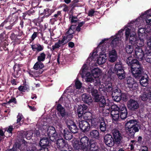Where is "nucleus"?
<instances>
[{"label": "nucleus", "instance_id": "53", "mask_svg": "<svg viewBox=\"0 0 151 151\" xmlns=\"http://www.w3.org/2000/svg\"><path fill=\"white\" fill-rule=\"evenodd\" d=\"M91 126L94 127H96L98 124V122L97 121L96 119H91Z\"/></svg>", "mask_w": 151, "mask_h": 151}, {"label": "nucleus", "instance_id": "16", "mask_svg": "<svg viewBox=\"0 0 151 151\" xmlns=\"http://www.w3.org/2000/svg\"><path fill=\"white\" fill-rule=\"evenodd\" d=\"M144 55L143 51L141 47H136L135 53L134 54V57L141 60L143 59Z\"/></svg>", "mask_w": 151, "mask_h": 151}, {"label": "nucleus", "instance_id": "7", "mask_svg": "<svg viewBox=\"0 0 151 151\" xmlns=\"http://www.w3.org/2000/svg\"><path fill=\"white\" fill-rule=\"evenodd\" d=\"M99 102V105L100 106L99 111L101 112H102L103 114H109L110 112V107L106 109L105 106L106 105V100L103 96L99 97L98 98Z\"/></svg>", "mask_w": 151, "mask_h": 151}, {"label": "nucleus", "instance_id": "6", "mask_svg": "<svg viewBox=\"0 0 151 151\" xmlns=\"http://www.w3.org/2000/svg\"><path fill=\"white\" fill-rule=\"evenodd\" d=\"M137 121L135 119L130 120L126 124L125 128L129 136L134 137L136 132L139 131V125Z\"/></svg>", "mask_w": 151, "mask_h": 151}, {"label": "nucleus", "instance_id": "48", "mask_svg": "<svg viewBox=\"0 0 151 151\" xmlns=\"http://www.w3.org/2000/svg\"><path fill=\"white\" fill-rule=\"evenodd\" d=\"M125 49L126 52L129 54L132 53L133 51V47L132 46L129 44L126 45Z\"/></svg>", "mask_w": 151, "mask_h": 151}, {"label": "nucleus", "instance_id": "2", "mask_svg": "<svg viewBox=\"0 0 151 151\" xmlns=\"http://www.w3.org/2000/svg\"><path fill=\"white\" fill-rule=\"evenodd\" d=\"M96 52H94L91 54L90 57L87 60L86 63L83 65L80 72L82 77L85 78V81L86 82H91L93 81V79L92 76L94 78H97L101 75L102 71L98 68L92 69L91 70V75L88 71V67L93 66V64L94 63V60L93 59L96 57Z\"/></svg>", "mask_w": 151, "mask_h": 151}, {"label": "nucleus", "instance_id": "20", "mask_svg": "<svg viewBox=\"0 0 151 151\" xmlns=\"http://www.w3.org/2000/svg\"><path fill=\"white\" fill-rule=\"evenodd\" d=\"M127 106L129 109L134 110L137 109L139 107V105L137 101L133 99H130L128 101Z\"/></svg>", "mask_w": 151, "mask_h": 151}, {"label": "nucleus", "instance_id": "31", "mask_svg": "<svg viewBox=\"0 0 151 151\" xmlns=\"http://www.w3.org/2000/svg\"><path fill=\"white\" fill-rule=\"evenodd\" d=\"M31 47L33 51L38 52L42 51L44 49V46L39 43L32 45Z\"/></svg>", "mask_w": 151, "mask_h": 151}, {"label": "nucleus", "instance_id": "55", "mask_svg": "<svg viewBox=\"0 0 151 151\" xmlns=\"http://www.w3.org/2000/svg\"><path fill=\"white\" fill-rule=\"evenodd\" d=\"M145 28L146 32L150 33L151 32V24H147Z\"/></svg>", "mask_w": 151, "mask_h": 151}, {"label": "nucleus", "instance_id": "21", "mask_svg": "<svg viewBox=\"0 0 151 151\" xmlns=\"http://www.w3.org/2000/svg\"><path fill=\"white\" fill-rule=\"evenodd\" d=\"M119 109L120 118L123 119H125L127 115V111L125 106L124 104H122L119 106Z\"/></svg>", "mask_w": 151, "mask_h": 151}, {"label": "nucleus", "instance_id": "49", "mask_svg": "<svg viewBox=\"0 0 151 151\" xmlns=\"http://www.w3.org/2000/svg\"><path fill=\"white\" fill-rule=\"evenodd\" d=\"M77 112L78 117L80 118L83 116V107L82 106H79Z\"/></svg>", "mask_w": 151, "mask_h": 151}, {"label": "nucleus", "instance_id": "41", "mask_svg": "<svg viewBox=\"0 0 151 151\" xmlns=\"http://www.w3.org/2000/svg\"><path fill=\"white\" fill-rule=\"evenodd\" d=\"M49 141L47 138H43L40 141V145L41 146H46L48 145Z\"/></svg>", "mask_w": 151, "mask_h": 151}, {"label": "nucleus", "instance_id": "44", "mask_svg": "<svg viewBox=\"0 0 151 151\" xmlns=\"http://www.w3.org/2000/svg\"><path fill=\"white\" fill-rule=\"evenodd\" d=\"M25 147V148L22 149V150H24V151H45V149L44 148H41L39 150H37L36 148L35 147H33V149L31 148L29 150L27 149V146L25 145H24Z\"/></svg>", "mask_w": 151, "mask_h": 151}, {"label": "nucleus", "instance_id": "14", "mask_svg": "<svg viewBox=\"0 0 151 151\" xmlns=\"http://www.w3.org/2000/svg\"><path fill=\"white\" fill-rule=\"evenodd\" d=\"M79 121V126L81 130L84 132H88L90 128V125L88 122L84 120Z\"/></svg>", "mask_w": 151, "mask_h": 151}, {"label": "nucleus", "instance_id": "47", "mask_svg": "<svg viewBox=\"0 0 151 151\" xmlns=\"http://www.w3.org/2000/svg\"><path fill=\"white\" fill-rule=\"evenodd\" d=\"M46 56L44 52L40 53L37 57L38 61L42 62L44 61Z\"/></svg>", "mask_w": 151, "mask_h": 151}, {"label": "nucleus", "instance_id": "17", "mask_svg": "<svg viewBox=\"0 0 151 151\" xmlns=\"http://www.w3.org/2000/svg\"><path fill=\"white\" fill-rule=\"evenodd\" d=\"M119 88H117L114 90L112 93L113 100L116 102L119 101L121 99V93Z\"/></svg>", "mask_w": 151, "mask_h": 151}, {"label": "nucleus", "instance_id": "51", "mask_svg": "<svg viewBox=\"0 0 151 151\" xmlns=\"http://www.w3.org/2000/svg\"><path fill=\"white\" fill-rule=\"evenodd\" d=\"M17 123H19V124H21V122L23 123L24 119L23 116L22 114H21L19 113L18 115L17 116Z\"/></svg>", "mask_w": 151, "mask_h": 151}, {"label": "nucleus", "instance_id": "18", "mask_svg": "<svg viewBox=\"0 0 151 151\" xmlns=\"http://www.w3.org/2000/svg\"><path fill=\"white\" fill-rule=\"evenodd\" d=\"M104 142L109 147L113 146L114 144V140L111 135H106L104 137Z\"/></svg>", "mask_w": 151, "mask_h": 151}, {"label": "nucleus", "instance_id": "23", "mask_svg": "<svg viewBox=\"0 0 151 151\" xmlns=\"http://www.w3.org/2000/svg\"><path fill=\"white\" fill-rule=\"evenodd\" d=\"M89 145L88 150L90 151H99L100 148L96 143L93 141H90L89 142Z\"/></svg>", "mask_w": 151, "mask_h": 151}, {"label": "nucleus", "instance_id": "42", "mask_svg": "<svg viewBox=\"0 0 151 151\" xmlns=\"http://www.w3.org/2000/svg\"><path fill=\"white\" fill-rule=\"evenodd\" d=\"M83 116L85 120H91V119L92 114L89 112H86L83 114Z\"/></svg>", "mask_w": 151, "mask_h": 151}, {"label": "nucleus", "instance_id": "19", "mask_svg": "<svg viewBox=\"0 0 151 151\" xmlns=\"http://www.w3.org/2000/svg\"><path fill=\"white\" fill-rule=\"evenodd\" d=\"M112 133L115 142L118 144L119 143L122 139V134L116 129H114L112 131Z\"/></svg>", "mask_w": 151, "mask_h": 151}, {"label": "nucleus", "instance_id": "61", "mask_svg": "<svg viewBox=\"0 0 151 151\" xmlns=\"http://www.w3.org/2000/svg\"><path fill=\"white\" fill-rule=\"evenodd\" d=\"M18 89L20 91L25 92L26 90V88L24 86H20L18 88Z\"/></svg>", "mask_w": 151, "mask_h": 151}, {"label": "nucleus", "instance_id": "54", "mask_svg": "<svg viewBox=\"0 0 151 151\" xmlns=\"http://www.w3.org/2000/svg\"><path fill=\"white\" fill-rule=\"evenodd\" d=\"M75 84L76 88L77 89H79L81 87V83L78 80H76Z\"/></svg>", "mask_w": 151, "mask_h": 151}, {"label": "nucleus", "instance_id": "50", "mask_svg": "<svg viewBox=\"0 0 151 151\" xmlns=\"http://www.w3.org/2000/svg\"><path fill=\"white\" fill-rule=\"evenodd\" d=\"M32 135V133L31 131H28L25 132L23 137H25L28 140L30 139Z\"/></svg>", "mask_w": 151, "mask_h": 151}, {"label": "nucleus", "instance_id": "34", "mask_svg": "<svg viewBox=\"0 0 151 151\" xmlns=\"http://www.w3.org/2000/svg\"><path fill=\"white\" fill-rule=\"evenodd\" d=\"M55 10V9H50L49 8H47L44 9L43 14L44 16L46 17H48Z\"/></svg>", "mask_w": 151, "mask_h": 151}, {"label": "nucleus", "instance_id": "40", "mask_svg": "<svg viewBox=\"0 0 151 151\" xmlns=\"http://www.w3.org/2000/svg\"><path fill=\"white\" fill-rule=\"evenodd\" d=\"M44 67V65L42 62L38 61L35 64L33 68L37 70L39 69H42Z\"/></svg>", "mask_w": 151, "mask_h": 151}, {"label": "nucleus", "instance_id": "36", "mask_svg": "<svg viewBox=\"0 0 151 151\" xmlns=\"http://www.w3.org/2000/svg\"><path fill=\"white\" fill-rule=\"evenodd\" d=\"M117 75L119 79L122 80L124 79L125 77V74L124 70H122L121 71H117L115 73Z\"/></svg>", "mask_w": 151, "mask_h": 151}, {"label": "nucleus", "instance_id": "1", "mask_svg": "<svg viewBox=\"0 0 151 151\" xmlns=\"http://www.w3.org/2000/svg\"><path fill=\"white\" fill-rule=\"evenodd\" d=\"M124 31V29H121L116 35L111 36L109 39H104L100 42L96 50H95L92 53L94 52L96 53V57L93 60L95 61L96 59L98 58L96 61L99 65L103 64L106 62V56L105 52L109 50V47L106 46L105 42L109 39L110 41H111V45L113 48L117 46L119 47L122 42L121 40L123 35L122 32ZM91 54H90V56L91 55Z\"/></svg>", "mask_w": 151, "mask_h": 151}, {"label": "nucleus", "instance_id": "28", "mask_svg": "<svg viewBox=\"0 0 151 151\" xmlns=\"http://www.w3.org/2000/svg\"><path fill=\"white\" fill-rule=\"evenodd\" d=\"M148 77L147 75L142 76L140 80V84L143 86H146L148 84Z\"/></svg>", "mask_w": 151, "mask_h": 151}, {"label": "nucleus", "instance_id": "63", "mask_svg": "<svg viewBox=\"0 0 151 151\" xmlns=\"http://www.w3.org/2000/svg\"><path fill=\"white\" fill-rule=\"evenodd\" d=\"M135 141L134 140H132L131 141V143L130 144V149L131 150H132L134 149V145L135 144Z\"/></svg>", "mask_w": 151, "mask_h": 151}, {"label": "nucleus", "instance_id": "27", "mask_svg": "<svg viewBox=\"0 0 151 151\" xmlns=\"http://www.w3.org/2000/svg\"><path fill=\"white\" fill-rule=\"evenodd\" d=\"M142 68L138 69H131L133 76L136 78H137L141 75Z\"/></svg>", "mask_w": 151, "mask_h": 151}, {"label": "nucleus", "instance_id": "64", "mask_svg": "<svg viewBox=\"0 0 151 151\" xmlns=\"http://www.w3.org/2000/svg\"><path fill=\"white\" fill-rule=\"evenodd\" d=\"M140 151H148L147 147L145 146H142L141 147Z\"/></svg>", "mask_w": 151, "mask_h": 151}, {"label": "nucleus", "instance_id": "32", "mask_svg": "<svg viewBox=\"0 0 151 151\" xmlns=\"http://www.w3.org/2000/svg\"><path fill=\"white\" fill-rule=\"evenodd\" d=\"M63 136L67 140H70L72 138V133L68 131L67 129H65L63 130Z\"/></svg>", "mask_w": 151, "mask_h": 151}, {"label": "nucleus", "instance_id": "13", "mask_svg": "<svg viewBox=\"0 0 151 151\" xmlns=\"http://www.w3.org/2000/svg\"><path fill=\"white\" fill-rule=\"evenodd\" d=\"M122 70H124L122 65L120 63H117L115 65L114 68L111 66L109 67L108 73L111 76L113 73Z\"/></svg>", "mask_w": 151, "mask_h": 151}, {"label": "nucleus", "instance_id": "4", "mask_svg": "<svg viewBox=\"0 0 151 151\" xmlns=\"http://www.w3.org/2000/svg\"><path fill=\"white\" fill-rule=\"evenodd\" d=\"M136 26L130 24L125 29V35L126 40H128L129 37L130 42L133 45L136 44L138 38L135 33Z\"/></svg>", "mask_w": 151, "mask_h": 151}, {"label": "nucleus", "instance_id": "38", "mask_svg": "<svg viewBox=\"0 0 151 151\" xmlns=\"http://www.w3.org/2000/svg\"><path fill=\"white\" fill-rule=\"evenodd\" d=\"M99 129L102 132H104L106 130V124L104 121L102 120L101 122Z\"/></svg>", "mask_w": 151, "mask_h": 151}, {"label": "nucleus", "instance_id": "26", "mask_svg": "<svg viewBox=\"0 0 151 151\" xmlns=\"http://www.w3.org/2000/svg\"><path fill=\"white\" fill-rule=\"evenodd\" d=\"M21 66L19 64H16L13 67L14 70V76L15 78L18 77L21 74Z\"/></svg>", "mask_w": 151, "mask_h": 151}, {"label": "nucleus", "instance_id": "33", "mask_svg": "<svg viewBox=\"0 0 151 151\" xmlns=\"http://www.w3.org/2000/svg\"><path fill=\"white\" fill-rule=\"evenodd\" d=\"M130 65L131 67V69H138V68H141L139 62L136 60H134Z\"/></svg>", "mask_w": 151, "mask_h": 151}, {"label": "nucleus", "instance_id": "5", "mask_svg": "<svg viewBox=\"0 0 151 151\" xmlns=\"http://www.w3.org/2000/svg\"><path fill=\"white\" fill-rule=\"evenodd\" d=\"M89 138L87 137L84 136L81 139L79 142L76 140H74L73 142V145L75 149L87 151L89 145Z\"/></svg>", "mask_w": 151, "mask_h": 151}, {"label": "nucleus", "instance_id": "10", "mask_svg": "<svg viewBox=\"0 0 151 151\" xmlns=\"http://www.w3.org/2000/svg\"><path fill=\"white\" fill-rule=\"evenodd\" d=\"M111 114L113 119L115 121H117L119 117V107L116 105H114L111 106Z\"/></svg>", "mask_w": 151, "mask_h": 151}, {"label": "nucleus", "instance_id": "30", "mask_svg": "<svg viewBox=\"0 0 151 151\" xmlns=\"http://www.w3.org/2000/svg\"><path fill=\"white\" fill-rule=\"evenodd\" d=\"M61 12L58 11L56 14H55L52 18L50 19V22L51 24H53L54 22L56 21L58 19H60L61 16Z\"/></svg>", "mask_w": 151, "mask_h": 151}, {"label": "nucleus", "instance_id": "58", "mask_svg": "<svg viewBox=\"0 0 151 151\" xmlns=\"http://www.w3.org/2000/svg\"><path fill=\"white\" fill-rule=\"evenodd\" d=\"M70 19L71 18V21L72 23H75L78 20V19L76 17L73 16H72V17L70 16Z\"/></svg>", "mask_w": 151, "mask_h": 151}, {"label": "nucleus", "instance_id": "56", "mask_svg": "<svg viewBox=\"0 0 151 151\" xmlns=\"http://www.w3.org/2000/svg\"><path fill=\"white\" fill-rule=\"evenodd\" d=\"M134 82V79L131 78H129L127 81V84L129 88V85H131Z\"/></svg>", "mask_w": 151, "mask_h": 151}, {"label": "nucleus", "instance_id": "60", "mask_svg": "<svg viewBox=\"0 0 151 151\" xmlns=\"http://www.w3.org/2000/svg\"><path fill=\"white\" fill-rule=\"evenodd\" d=\"M134 60H133L132 57H129L127 60V63L129 65H130Z\"/></svg>", "mask_w": 151, "mask_h": 151}, {"label": "nucleus", "instance_id": "15", "mask_svg": "<svg viewBox=\"0 0 151 151\" xmlns=\"http://www.w3.org/2000/svg\"><path fill=\"white\" fill-rule=\"evenodd\" d=\"M87 91L89 93H91L93 97L95 102H97L99 101L98 98L99 96L98 94L97 90L94 89L92 86L89 85L88 87L87 88Z\"/></svg>", "mask_w": 151, "mask_h": 151}, {"label": "nucleus", "instance_id": "57", "mask_svg": "<svg viewBox=\"0 0 151 151\" xmlns=\"http://www.w3.org/2000/svg\"><path fill=\"white\" fill-rule=\"evenodd\" d=\"M66 122L68 127L71 126V125H73L75 124L72 120L70 119L67 120L66 121Z\"/></svg>", "mask_w": 151, "mask_h": 151}, {"label": "nucleus", "instance_id": "59", "mask_svg": "<svg viewBox=\"0 0 151 151\" xmlns=\"http://www.w3.org/2000/svg\"><path fill=\"white\" fill-rule=\"evenodd\" d=\"M42 73V72H39L37 71H36L35 72V73H34L33 74H31V73H29V75L31 77H37L41 73Z\"/></svg>", "mask_w": 151, "mask_h": 151}, {"label": "nucleus", "instance_id": "43", "mask_svg": "<svg viewBox=\"0 0 151 151\" xmlns=\"http://www.w3.org/2000/svg\"><path fill=\"white\" fill-rule=\"evenodd\" d=\"M105 88L106 89L107 91L108 92H111L112 90L113 91L114 90H115L116 88H114L113 87H112V84L111 83H109L107 85L105 86Z\"/></svg>", "mask_w": 151, "mask_h": 151}, {"label": "nucleus", "instance_id": "52", "mask_svg": "<svg viewBox=\"0 0 151 151\" xmlns=\"http://www.w3.org/2000/svg\"><path fill=\"white\" fill-rule=\"evenodd\" d=\"M138 84L137 83L134 82L131 85H129V88L132 89L133 90H135L137 88Z\"/></svg>", "mask_w": 151, "mask_h": 151}, {"label": "nucleus", "instance_id": "3", "mask_svg": "<svg viewBox=\"0 0 151 151\" xmlns=\"http://www.w3.org/2000/svg\"><path fill=\"white\" fill-rule=\"evenodd\" d=\"M75 27L73 25L71 26L68 30L66 32L65 36H64L62 39L59 40L52 46V48H51L52 51L54 50L61 47H63L68 41L71 40L73 37V34L74 33V29Z\"/></svg>", "mask_w": 151, "mask_h": 151}, {"label": "nucleus", "instance_id": "62", "mask_svg": "<svg viewBox=\"0 0 151 151\" xmlns=\"http://www.w3.org/2000/svg\"><path fill=\"white\" fill-rule=\"evenodd\" d=\"M13 102L14 104L17 103V101H16V99L15 98H11L7 103L6 104H10L11 103Z\"/></svg>", "mask_w": 151, "mask_h": 151}, {"label": "nucleus", "instance_id": "39", "mask_svg": "<svg viewBox=\"0 0 151 151\" xmlns=\"http://www.w3.org/2000/svg\"><path fill=\"white\" fill-rule=\"evenodd\" d=\"M149 99H151V92L147 94L146 92L144 93V94L141 96V99L143 101H146Z\"/></svg>", "mask_w": 151, "mask_h": 151}, {"label": "nucleus", "instance_id": "35", "mask_svg": "<svg viewBox=\"0 0 151 151\" xmlns=\"http://www.w3.org/2000/svg\"><path fill=\"white\" fill-rule=\"evenodd\" d=\"M57 109L59 112L60 114L62 117H65L66 116V113L65 109L61 105L58 104L57 106Z\"/></svg>", "mask_w": 151, "mask_h": 151}, {"label": "nucleus", "instance_id": "8", "mask_svg": "<svg viewBox=\"0 0 151 151\" xmlns=\"http://www.w3.org/2000/svg\"><path fill=\"white\" fill-rule=\"evenodd\" d=\"M147 45L145 54L144 55L146 61L148 63H151V36L147 37Z\"/></svg>", "mask_w": 151, "mask_h": 151}, {"label": "nucleus", "instance_id": "25", "mask_svg": "<svg viewBox=\"0 0 151 151\" xmlns=\"http://www.w3.org/2000/svg\"><path fill=\"white\" fill-rule=\"evenodd\" d=\"M82 100L83 102L88 105L92 103L93 100L91 96L86 93H83L82 95Z\"/></svg>", "mask_w": 151, "mask_h": 151}, {"label": "nucleus", "instance_id": "45", "mask_svg": "<svg viewBox=\"0 0 151 151\" xmlns=\"http://www.w3.org/2000/svg\"><path fill=\"white\" fill-rule=\"evenodd\" d=\"M24 145H25L24 144H22L20 146V147L19 148H17V147H14L13 148L8 150V151H20L21 150H23L22 149L25 148ZM23 151H24L23 150Z\"/></svg>", "mask_w": 151, "mask_h": 151}, {"label": "nucleus", "instance_id": "9", "mask_svg": "<svg viewBox=\"0 0 151 151\" xmlns=\"http://www.w3.org/2000/svg\"><path fill=\"white\" fill-rule=\"evenodd\" d=\"M136 24L138 25L139 24V25L138 26V34L139 37H144V38H146L147 41V37L148 36H151V35H147L146 34V31L145 29V26H144L143 22H142V21L140 22H137V20H136L135 22Z\"/></svg>", "mask_w": 151, "mask_h": 151}, {"label": "nucleus", "instance_id": "24", "mask_svg": "<svg viewBox=\"0 0 151 151\" xmlns=\"http://www.w3.org/2000/svg\"><path fill=\"white\" fill-rule=\"evenodd\" d=\"M109 60L111 62H114L116 61L117 58V53L115 50L110 51L109 53Z\"/></svg>", "mask_w": 151, "mask_h": 151}, {"label": "nucleus", "instance_id": "22", "mask_svg": "<svg viewBox=\"0 0 151 151\" xmlns=\"http://www.w3.org/2000/svg\"><path fill=\"white\" fill-rule=\"evenodd\" d=\"M52 141L55 142L56 147L60 149L64 148L66 144L65 140L62 138L58 139L57 138L55 141Z\"/></svg>", "mask_w": 151, "mask_h": 151}, {"label": "nucleus", "instance_id": "37", "mask_svg": "<svg viewBox=\"0 0 151 151\" xmlns=\"http://www.w3.org/2000/svg\"><path fill=\"white\" fill-rule=\"evenodd\" d=\"M145 39V38L143 37H139V39H138L135 44L137 45V47H142L144 45V39Z\"/></svg>", "mask_w": 151, "mask_h": 151}, {"label": "nucleus", "instance_id": "46", "mask_svg": "<svg viewBox=\"0 0 151 151\" xmlns=\"http://www.w3.org/2000/svg\"><path fill=\"white\" fill-rule=\"evenodd\" d=\"M68 128L70 131L73 133H76L78 131V129L75 124L71 125Z\"/></svg>", "mask_w": 151, "mask_h": 151}, {"label": "nucleus", "instance_id": "29", "mask_svg": "<svg viewBox=\"0 0 151 151\" xmlns=\"http://www.w3.org/2000/svg\"><path fill=\"white\" fill-rule=\"evenodd\" d=\"M99 134V131L97 130H93L90 132L89 137L93 139H98Z\"/></svg>", "mask_w": 151, "mask_h": 151}, {"label": "nucleus", "instance_id": "12", "mask_svg": "<svg viewBox=\"0 0 151 151\" xmlns=\"http://www.w3.org/2000/svg\"><path fill=\"white\" fill-rule=\"evenodd\" d=\"M149 11H146L144 14H142L137 19V22H140L145 19L147 24H151V15L148 13Z\"/></svg>", "mask_w": 151, "mask_h": 151}, {"label": "nucleus", "instance_id": "11", "mask_svg": "<svg viewBox=\"0 0 151 151\" xmlns=\"http://www.w3.org/2000/svg\"><path fill=\"white\" fill-rule=\"evenodd\" d=\"M47 134L51 141H55L58 137L55 128L53 127L50 126L48 127Z\"/></svg>", "mask_w": 151, "mask_h": 151}]
</instances>
